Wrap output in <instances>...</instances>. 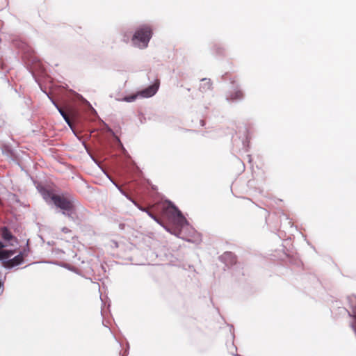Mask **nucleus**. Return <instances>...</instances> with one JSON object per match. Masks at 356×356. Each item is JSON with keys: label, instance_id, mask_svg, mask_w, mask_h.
I'll use <instances>...</instances> for the list:
<instances>
[{"label": "nucleus", "instance_id": "6", "mask_svg": "<svg viewBox=\"0 0 356 356\" xmlns=\"http://www.w3.org/2000/svg\"><path fill=\"white\" fill-rule=\"evenodd\" d=\"M220 259L227 266H232L233 265H235L237 261L236 256L231 252H225L220 257Z\"/></svg>", "mask_w": 356, "mask_h": 356}, {"label": "nucleus", "instance_id": "1", "mask_svg": "<svg viewBox=\"0 0 356 356\" xmlns=\"http://www.w3.org/2000/svg\"><path fill=\"white\" fill-rule=\"evenodd\" d=\"M40 192L46 202H51L63 214L71 216L75 212V198L72 194L67 192L56 194L55 191L50 188H42Z\"/></svg>", "mask_w": 356, "mask_h": 356}, {"label": "nucleus", "instance_id": "9", "mask_svg": "<svg viewBox=\"0 0 356 356\" xmlns=\"http://www.w3.org/2000/svg\"><path fill=\"white\" fill-rule=\"evenodd\" d=\"M133 202L140 211L146 212L149 216H150L156 222H159L157 217L153 213V211H157V209L152 208V205H151L149 207H143L134 201H133Z\"/></svg>", "mask_w": 356, "mask_h": 356}, {"label": "nucleus", "instance_id": "14", "mask_svg": "<svg viewBox=\"0 0 356 356\" xmlns=\"http://www.w3.org/2000/svg\"><path fill=\"white\" fill-rule=\"evenodd\" d=\"M4 247H5V245L2 242L0 241V249L3 248Z\"/></svg>", "mask_w": 356, "mask_h": 356}, {"label": "nucleus", "instance_id": "11", "mask_svg": "<svg viewBox=\"0 0 356 356\" xmlns=\"http://www.w3.org/2000/svg\"><path fill=\"white\" fill-rule=\"evenodd\" d=\"M243 97V92L241 90H235L234 92H232L230 95L227 97V99L238 100L241 99Z\"/></svg>", "mask_w": 356, "mask_h": 356}, {"label": "nucleus", "instance_id": "12", "mask_svg": "<svg viewBox=\"0 0 356 356\" xmlns=\"http://www.w3.org/2000/svg\"><path fill=\"white\" fill-rule=\"evenodd\" d=\"M15 252V250H0V260L10 258Z\"/></svg>", "mask_w": 356, "mask_h": 356}, {"label": "nucleus", "instance_id": "7", "mask_svg": "<svg viewBox=\"0 0 356 356\" xmlns=\"http://www.w3.org/2000/svg\"><path fill=\"white\" fill-rule=\"evenodd\" d=\"M24 255L22 253L19 254L14 258L7 260L4 262L6 268H13L14 266L21 264L24 261Z\"/></svg>", "mask_w": 356, "mask_h": 356}, {"label": "nucleus", "instance_id": "4", "mask_svg": "<svg viewBox=\"0 0 356 356\" xmlns=\"http://www.w3.org/2000/svg\"><path fill=\"white\" fill-rule=\"evenodd\" d=\"M58 108L59 113L63 116L65 122L67 124L72 128V120L76 118L77 113L76 111L72 106H67L65 108L56 105Z\"/></svg>", "mask_w": 356, "mask_h": 356}, {"label": "nucleus", "instance_id": "13", "mask_svg": "<svg viewBox=\"0 0 356 356\" xmlns=\"http://www.w3.org/2000/svg\"><path fill=\"white\" fill-rule=\"evenodd\" d=\"M136 95H132V96H129V97H126L124 98V99L127 101V102H131V101H134L135 99H136Z\"/></svg>", "mask_w": 356, "mask_h": 356}, {"label": "nucleus", "instance_id": "10", "mask_svg": "<svg viewBox=\"0 0 356 356\" xmlns=\"http://www.w3.org/2000/svg\"><path fill=\"white\" fill-rule=\"evenodd\" d=\"M212 88V83L209 79L204 78L201 79V83L200 84V90L202 92H206Z\"/></svg>", "mask_w": 356, "mask_h": 356}, {"label": "nucleus", "instance_id": "2", "mask_svg": "<svg viewBox=\"0 0 356 356\" xmlns=\"http://www.w3.org/2000/svg\"><path fill=\"white\" fill-rule=\"evenodd\" d=\"M152 208L157 209L161 214L179 226H183L186 222V219L181 212L171 202H160L152 204Z\"/></svg>", "mask_w": 356, "mask_h": 356}, {"label": "nucleus", "instance_id": "3", "mask_svg": "<svg viewBox=\"0 0 356 356\" xmlns=\"http://www.w3.org/2000/svg\"><path fill=\"white\" fill-rule=\"evenodd\" d=\"M152 31L150 26L144 25L138 28L133 35V42L141 48L147 47L148 42L152 37Z\"/></svg>", "mask_w": 356, "mask_h": 356}, {"label": "nucleus", "instance_id": "5", "mask_svg": "<svg viewBox=\"0 0 356 356\" xmlns=\"http://www.w3.org/2000/svg\"><path fill=\"white\" fill-rule=\"evenodd\" d=\"M159 87V81L156 80V82L147 87V88L141 90L139 95L144 97H150L156 94Z\"/></svg>", "mask_w": 356, "mask_h": 356}, {"label": "nucleus", "instance_id": "8", "mask_svg": "<svg viewBox=\"0 0 356 356\" xmlns=\"http://www.w3.org/2000/svg\"><path fill=\"white\" fill-rule=\"evenodd\" d=\"M0 234L1 238L6 241H10L11 240H15L16 242L17 241V239L12 234L7 227L0 228Z\"/></svg>", "mask_w": 356, "mask_h": 356}]
</instances>
